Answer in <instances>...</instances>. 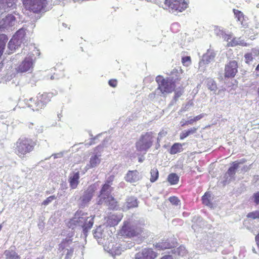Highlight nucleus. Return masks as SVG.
I'll use <instances>...</instances> for the list:
<instances>
[{
    "mask_svg": "<svg viewBox=\"0 0 259 259\" xmlns=\"http://www.w3.org/2000/svg\"><path fill=\"white\" fill-rule=\"evenodd\" d=\"M238 64L235 60L230 61L225 66L224 77L225 78H233L238 73Z\"/></svg>",
    "mask_w": 259,
    "mask_h": 259,
    "instance_id": "obj_8",
    "label": "nucleus"
},
{
    "mask_svg": "<svg viewBox=\"0 0 259 259\" xmlns=\"http://www.w3.org/2000/svg\"><path fill=\"white\" fill-rule=\"evenodd\" d=\"M33 58V56H29L25 57L18 66V71L21 73L32 72L35 61Z\"/></svg>",
    "mask_w": 259,
    "mask_h": 259,
    "instance_id": "obj_9",
    "label": "nucleus"
},
{
    "mask_svg": "<svg viewBox=\"0 0 259 259\" xmlns=\"http://www.w3.org/2000/svg\"><path fill=\"white\" fill-rule=\"evenodd\" d=\"M79 222H82L81 220H83V218H79Z\"/></svg>",
    "mask_w": 259,
    "mask_h": 259,
    "instance_id": "obj_55",
    "label": "nucleus"
},
{
    "mask_svg": "<svg viewBox=\"0 0 259 259\" xmlns=\"http://www.w3.org/2000/svg\"><path fill=\"white\" fill-rule=\"evenodd\" d=\"M147 1H148V2H154V3H156L157 0H146Z\"/></svg>",
    "mask_w": 259,
    "mask_h": 259,
    "instance_id": "obj_54",
    "label": "nucleus"
},
{
    "mask_svg": "<svg viewBox=\"0 0 259 259\" xmlns=\"http://www.w3.org/2000/svg\"><path fill=\"white\" fill-rule=\"evenodd\" d=\"M164 4L173 12H182L188 7L185 0H165Z\"/></svg>",
    "mask_w": 259,
    "mask_h": 259,
    "instance_id": "obj_7",
    "label": "nucleus"
},
{
    "mask_svg": "<svg viewBox=\"0 0 259 259\" xmlns=\"http://www.w3.org/2000/svg\"><path fill=\"white\" fill-rule=\"evenodd\" d=\"M161 259H172V257L171 255H165L162 257Z\"/></svg>",
    "mask_w": 259,
    "mask_h": 259,
    "instance_id": "obj_50",
    "label": "nucleus"
},
{
    "mask_svg": "<svg viewBox=\"0 0 259 259\" xmlns=\"http://www.w3.org/2000/svg\"><path fill=\"white\" fill-rule=\"evenodd\" d=\"M181 123L182 126H184L188 125L190 124L189 120H186V121H185L184 122H181Z\"/></svg>",
    "mask_w": 259,
    "mask_h": 259,
    "instance_id": "obj_48",
    "label": "nucleus"
},
{
    "mask_svg": "<svg viewBox=\"0 0 259 259\" xmlns=\"http://www.w3.org/2000/svg\"><path fill=\"white\" fill-rule=\"evenodd\" d=\"M155 136V133L152 131L143 133L136 142L135 147L137 151L146 153L152 146Z\"/></svg>",
    "mask_w": 259,
    "mask_h": 259,
    "instance_id": "obj_3",
    "label": "nucleus"
},
{
    "mask_svg": "<svg viewBox=\"0 0 259 259\" xmlns=\"http://www.w3.org/2000/svg\"><path fill=\"white\" fill-rule=\"evenodd\" d=\"M114 178L113 176L110 177V180L107 181L106 183L103 185V186L102 187V189L101 190L100 193L101 195L103 196L104 197L105 195L107 196V195L106 194V192L108 191V190L110 188V184L112 183L113 179Z\"/></svg>",
    "mask_w": 259,
    "mask_h": 259,
    "instance_id": "obj_24",
    "label": "nucleus"
},
{
    "mask_svg": "<svg viewBox=\"0 0 259 259\" xmlns=\"http://www.w3.org/2000/svg\"><path fill=\"white\" fill-rule=\"evenodd\" d=\"M232 38V36L231 35H227L225 37V39H227V41L229 40V39H231Z\"/></svg>",
    "mask_w": 259,
    "mask_h": 259,
    "instance_id": "obj_52",
    "label": "nucleus"
},
{
    "mask_svg": "<svg viewBox=\"0 0 259 259\" xmlns=\"http://www.w3.org/2000/svg\"><path fill=\"white\" fill-rule=\"evenodd\" d=\"M182 63L184 65L189 66L191 63V59L190 56H185L182 58Z\"/></svg>",
    "mask_w": 259,
    "mask_h": 259,
    "instance_id": "obj_40",
    "label": "nucleus"
},
{
    "mask_svg": "<svg viewBox=\"0 0 259 259\" xmlns=\"http://www.w3.org/2000/svg\"><path fill=\"white\" fill-rule=\"evenodd\" d=\"M157 253L152 248H145L137 252L135 256V259H155Z\"/></svg>",
    "mask_w": 259,
    "mask_h": 259,
    "instance_id": "obj_10",
    "label": "nucleus"
},
{
    "mask_svg": "<svg viewBox=\"0 0 259 259\" xmlns=\"http://www.w3.org/2000/svg\"><path fill=\"white\" fill-rule=\"evenodd\" d=\"M72 240L70 238H66L62 241L61 243L59 245V248L61 250H63L65 248V245L67 244H70L72 242Z\"/></svg>",
    "mask_w": 259,
    "mask_h": 259,
    "instance_id": "obj_38",
    "label": "nucleus"
},
{
    "mask_svg": "<svg viewBox=\"0 0 259 259\" xmlns=\"http://www.w3.org/2000/svg\"><path fill=\"white\" fill-rule=\"evenodd\" d=\"M202 202L203 204L210 207H212L211 195L209 192H206L202 197Z\"/></svg>",
    "mask_w": 259,
    "mask_h": 259,
    "instance_id": "obj_20",
    "label": "nucleus"
},
{
    "mask_svg": "<svg viewBox=\"0 0 259 259\" xmlns=\"http://www.w3.org/2000/svg\"><path fill=\"white\" fill-rule=\"evenodd\" d=\"M203 116H204V115L203 114H200L197 116H196L194 118L195 121H198L200 119H201L202 117H203Z\"/></svg>",
    "mask_w": 259,
    "mask_h": 259,
    "instance_id": "obj_47",
    "label": "nucleus"
},
{
    "mask_svg": "<svg viewBox=\"0 0 259 259\" xmlns=\"http://www.w3.org/2000/svg\"><path fill=\"white\" fill-rule=\"evenodd\" d=\"M245 62L246 64H250L253 60V55L250 53H247L244 55Z\"/></svg>",
    "mask_w": 259,
    "mask_h": 259,
    "instance_id": "obj_39",
    "label": "nucleus"
},
{
    "mask_svg": "<svg viewBox=\"0 0 259 259\" xmlns=\"http://www.w3.org/2000/svg\"><path fill=\"white\" fill-rule=\"evenodd\" d=\"M13 2L14 0H0L1 4H6L9 7L12 6Z\"/></svg>",
    "mask_w": 259,
    "mask_h": 259,
    "instance_id": "obj_44",
    "label": "nucleus"
},
{
    "mask_svg": "<svg viewBox=\"0 0 259 259\" xmlns=\"http://www.w3.org/2000/svg\"><path fill=\"white\" fill-rule=\"evenodd\" d=\"M167 181L171 185H176L179 181V176L175 173L170 174L167 177Z\"/></svg>",
    "mask_w": 259,
    "mask_h": 259,
    "instance_id": "obj_26",
    "label": "nucleus"
},
{
    "mask_svg": "<svg viewBox=\"0 0 259 259\" xmlns=\"http://www.w3.org/2000/svg\"><path fill=\"white\" fill-rule=\"evenodd\" d=\"M5 48H3V47H0V58H1L3 53H4V51L5 50Z\"/></svg>",
    "mask_w": 259,
    "mask_h": 259,
    "instance_id": "obj_49",
    "label": "nucleus"
},
{
    "mask_svg": "<svg viewBox=\"0 0 259 259\" xmlns=\"http://www.w3.org/2000/svg\"><path fill=\"white\" fill-rule=\"evenodd\" d=\"M189 120L190 124H192L194 122H196L194 119V118L190 119V120Z\"/></svg>",
    "mask_w": 259,
    "mask_h": 259,
    "instance_id": "obj_51",
    "label": "nucleus"
},
{
    "mask_svg": "<svg viewBox=\"0 0 259 259\" xmlns=\"http://www.w3.org/2000/svg\"><path fill=\"white\" fill-rule=\"evenodd\" d=\"M79 172L77 171L71 174L69 177L68 181L70 187L72 189H75L77 187L79 181Z\"/></svg>",
    "mask_w": 259,
    "mask_h": 259,
    "instance_id": "obj_17",
    "label": "nucleus"
},
{
    "mask_svg": "<svg viewBox=\"0 0 259 259\" xmlns=\"http://www.w3.org/2000/svg\"><path fill=\"white\" fill-rule=\"evenodd\" d=\"M101 162V160L99 156L97 155L92 156L90 160L89 164L88 166L89 168H92L96 167Z\"/></svg>",
    "mask_w": 259,
    "mask_h": 259,
    "instance_id": "obj_21",
    "label": "nucleus"
},
{
    "mask_svg": "<svg viewBox=\"0 0 259 259\" xmlns=\"http://www.w3.org/2000/svg\"><path fill=\"white\" fill-rule=\"evenodd\" d=\"M122 215L121 214H110L107 217L105 218L106 223L107 226L110 227H113L117 225L122 218Z\"/></svg>",
    "mask_w": 259,
    "mask_h": 259,
    "instance_id": "obj_13",
    "label": "nucleus"
},
{
    "mask_svg": "<svg viewBox=\"0 0 259 259\" xmlns=\"http://www.w3.org/2000/svg\"><path fill=\"white\" fill-rule=\"evenodd\" d=\"M138 205V201L136 198L131 197L127 199L126 206L128 208L137 207Z\"/></svg>",
    "mask_w": 259,
    "mask_h": 259,
    "instance_id": "obj_29",
    "label": "nucleus"
},
{
    "mask_svg": "<svg viewBox=\"0 0 259 259\" xmlns=\"http://www.w3.org/2000/svg\"><path fill=\"white\" fill-rule=\"evenodd\" d=\"M108 83L111 87L115 88L117 85V80L115 79H111L109 80Z\"/></svg>",
    "mask_w": 259,
    "mask_h": 259,
    "instance_id": "obj_45",
    "label": "nucleus"
},
{
    "mask_svg": "<svg viewBox=\"0 0 259 259\" xmlns=\"http://www.w3.org/2000/svg\"><path fill=\"white\" fill-rule=\"evenodd\" d=\"M151 177L150 181L151 182L153 183L155 182L158 178L159 172L157 168L154 167L151 169L150 171Z\"/></svg>",
    "mask_w": 259,
    "mask_h": 259,
    "instance_id": "obj_30",
    "label": "nucleus"
},
{
    "mask_svg": "<svg viewBox=\"0 0 259 259\" xmlns=\"http://www.w3.org/2000/svg\"><path fill=\"white\" fill-rule=\"evenodd\" d=\"M207 86L208 89L212 91H215L218 89L217 83L211 79L207 81Z\"/></svg>",
    "mask_w": 259,
    "mask_h": 259,
    "instance_id": "obj_34",
    "label": "nucleus"
},
{
    "mask_svg": "<svg viewBox=\"0 0 259 259\" xmlns=\"http://www.w3.org/2000/svg\"><path fill=\"white\" fill-rule=\"evenodd\" d=\"M8 40V37L6 34H0V47L5 48L6 44Z\"/></svg>",
    "mask_w": 259,
    "mask_h": 259,
    "instance_id": "obj_37",
    "label": "nucleus"
},
{
    "mask_svg": "<svg viewBox=\"0 0 259 259\" xmlns=\"http://www.w3.org/2000/svg\"><path fill=\"white\" fill-rule=\"evenodd\" d=\"M121 236L126 238H145L148 236V232L145 229L144 225L126 221L119 230Z\"/></svg>",
    "mask_w": 259,
    "mask_h": 259,
    "instance_id": "obj_1",
    "label": "nucleus"
},
{
    "mask_svg": "<svg viewBox=\"0 0 259 259\" xmlns=\"http://www.w3.org/2000/svg\"><path fill=\"white\" fill-rule=\"evenodd\" d=\"M24 7L35 13H38L48 5L47 0H22Z\"/></svg>",
    "mask_w": 259,
    "mask_h": 259,
    "instance_id": "obj_6",
    "label": "nucleus"
},
{
    "mask_svg": "<svg viewBox=\"0 0 259 259\" xmlns=\"http://www.w3.org/2000/svg\"><path fill=\"white\" fill-rule=\"evenodd\" d=\"M253 201L255 204H259V192L254 193L253 195Z\"/></svg>",
    "mask_w": 259,
    "mask_h": 259,
    "instance_id": "obj_43",
    "label": "nucleus"
},
{
    "mask_svg": "<svg viewBox=\"0 0 259 259\" xmlns=\"http://www.w3.org/2000/svg\"><path fill=\"white\" fill-rule=\"evenodd\" d=\"M183 73V71L182 69H176L174 68L172 70L170 73V77H168L170 79L171 81L174 82L175 85L176 86V84L178 83L179 81L182 79V75Z\"/></svg>",
    "mask_w": 259,
    "mask_h": 259,
    "instance_id": "obj_14",
    "label": "nucleus"
},
{
    "mask_svg": "<svg viewBox=\"0 0 259 259\" xmlns=\"http://www.w3.org/2000/svg\"><path fill=\"white\" fill-rule=\"evenodd\" d=\"M197 128L193 127L186 131L183 132L180 134V139L181 140H183L188 137L190 135L195 133L197 132Z\"/></svg>",
    "mask_w": 259,
    "mask_h": 259,
    "instance_id": "obj_28",
    "label": "nucleus"
},
{
    "mask_svg": "<svg viewBox=\"0 0 259 259\" xmlns=\"http://www.w3.org/2000/svg\"><path fill=\"white\" fill-rule=\"evenodd\" d=\"M93 223H94V221H93V219H91L88 223H85L84 224H83V225H82V227L85 229H90L93 225Z\"/></svg>",
    "mask_w": 259,
    "mask_h": 259,
    "instance_id": "obj_42",
    "label": "nucleus"
},
{
    "mask_svg": "<svg viewBox=\"0 0 259 259\" xmlns=\"http://www.w3.org/2000/svg\"><path fill=\"white\" fill-rule=\"evenodd\" d=\"M183 150L182 144L179 143H176L171 147L169 151L170 154H175Z\"/></svg>",
    "mask_w": 259,
    "mask_h": 259,
    "instance_id": "obj_25",
    "label": "nucleus"
},
{
    "mask_svg": "<svg viewBox=\"0 0 259 259\" xmlns=\"http://www.w3.org/2000/svg\"><path fill=\"white\" fill-rule=\"evenodd\" d=\"M35 145L36 143L31 139L20 138L14 144V152L20 158H24L26 154L33 150Z\"/></svg>",
    "mask_w": 259,
    "mask_h": 259,
    "instance_id": "obj_2",
    "label": "nucleus"
},
{
    "mask_svg": "<svg viewBox=\"0 0 259 259\" xmlns=\"http://www.w3.org/2000/svg\"><path fill=\"white\" fill-rule=\"evenodd\" d=\"M26 33L25 31L23 29H19L14 35L12 38L10 40L8 45L10 47L11 45H14L15 44L19 45L23 40Z\"/></svg>",
    "mask_w": 259,
    "mask_h": 259,
    "instance_id": "obj_12",
    "label": "nucleus"
},
{
    "mask_svg": "<svg viewBox=\"0 0 259 259\" xmlns=\"http://www.w3.org/2000/svg\"><path fill=\"white\" fill-rule=\"evenodd\" d=\"M103 199L106 205L110 209H117L118 207V202L115 199L109 194L107 195V197H103Z\"/></svg>",
    "mask_w": 259,
    "mask_h": 259,
    "instance_id": "obj_16",
    "label": "nucleus"
},
{
    "mask_svg": "<svg viewBox=\"0 0 259 259\" xmlns=\"http://www.w3.org/2000/svg\"><path fill=\"white\" fill-rule=\"evenodd\" d=\"M228 46L234 47L236 46H241L243 47H246L248 45L245 42L244 40L241 39L239 38H233L228 44Z\"/></svg>",
    "mask_w": 259,
    "mask_h": 259,
    "instance_id": "obj_19",
    "label": "nucleus"
},
{
    "mask_svg": "<svg viewBox=\"0 0 259 259\" xmlns=\"http://www.w3.org/2000/svg\"><path fill=\"white\" fill-rule=\"evenodd\" d=\"M155 80L158 84L157 90H159L162 94L171 93L176 88L174 82L171 81L169 78H164L159 75L156 76Z\"/></svg>",
    "mask_w": 259,
    "mask_h": 259,
    "instance_id": "obj_5",
    "label": "nucleus"
},
{
    "mask_svg": "<svg viewBox=\"0 0 259 259\" xmlns=\"http://www.w3.org/2000/svg\"><path fill=\"white\" fill-rule=\"evenodd\" d=\"M15 21V17L12 14H8L0 20V31H3L5 29H8L14 26Z\"/></svg>",
    "mask_w": 259,
    "mask_h": 259,
    "instance_id": "obj_11",
    "label": "nucleus"
},
{
    "mask_svg": "<svg viewBox=\"0 0 259 259\" xmlns=\"http://www.w3.org/2000/svg\"><path fill=\"white\" fill-rule=\"evenodd\" d=\"M94 191V188L92 186L88 187L82 196V202L83 203L89 202L92 198Z\"/></svg>",
    "mask_w": 259,
    "mask_h": 259,
    "instance_id": "obj_18",
    "label": "nucleus"
},
{
    "mask_svg": "<svg viewBox=\"0 0 259 259\" xmlns=\"http://www.w3.org/2000/svg\"><path fill=\"white\" fill-rule=\"evenodd\" d=\"M53 94L51 93H44L39 94L35 99L33 100L30 106L34 111H39L44 108L46 105L51 101Z\"/></svg>",
    "mask_w": 259,
    "mask_h": 259,
    "instance_id": "obj_4",
    "label": "nucleus"
},
{
    "mask_svg": "<svg viewBox=\"0 0 259 259\" xmlns=\"http://www.w3.org/2000/svg\"><path fill=\"white\" fill-rule=\"evenodd\" d=\"M56 199V197L55 195L50 196L42 202V205L46 206L51 203L53 200Z\"/></svg>",
    "mask_w": 259,
    "mask_h": 259,
    "instance_id": "obj_41",
    "label": "nucleus"
},
{
    "mask_svg": "<svg viewBox=\"0 0 259 259\" xmlns=\"http://www.w3.org/2000/svg\"><path fill=\"white\" fill-rule=\"evenodd\" d=\"M73 252V249L72 248L70 249V250L68 249L67 253L65 257V259H68L69 258L70 256H71Z\"/></svg>",
    "mask_w": 259,
    "mask_h": 259,
    "instance_id": "obj_46",
    "label": "nucleus"
},
{
    "mask_svg": "<svg viewBox=\"0 0 259 259\" xmlns=\"http://www.w3.org/2000/svg\"><path fill=\"white\" fill-rule=\"evenodd\" d=\"M114 244L115 245H117V243L115 242H110L108 243V246H107V249H108V251L112 254H118L119 252V249L117 246H114Z\"/></svg>",
    "mask_w": 259,
    "mask_h": 259,
    "instance_id": "obj_27",
    "label": "nucleus"
},
{
    "mask_svg": "<svg viewBox=\"0 0 259 259\" xmlns=\"http://www.w3.org/2000/svg\"><path fill=\"white\" fill-rule=\"evenodd\" d=\"M255 70L257 72H259V64L257 65L256 68H255Z\"/></svg>",
    "mask_w": 259,
    "mask_h": 259,
    "instance_id": "obj_53",
    "label": "nucleus"
},
{
    "mask_svg": "<svg viewBox=\"0 0 259 259\" xmlns=\"http://www.w3.org/2000/svg\"><path fill=\"white\" fill-rule=\"evenodd\" d=\"M247 218L252 220L259 219V210H255L249 212L247 214Z\"/></svg>",
    "mask_w": 259,
    "mask_h": 259,
    "instance_id": "obj_36",
    "label": "nucleus"
},
{
    "mask_svg": "<svg viewBox=\"0 0 259 259\" xmlns=\"http://www.w3.org/2000/svg\"><path fill=\"white\" fill-rule=\"evenodd\" d=\"M233 12L235 15V17L237 19V20L240 21L242 25L243 24V21L244 20V15L242 12L239 10L234 9Z\"/></svg>",
    "mask_w": 259,
    "mask_h": 259,
    "instance_id": "obj_32",
    "label": "nucleus"
},
{
    "mask_svg": "<svg viewBox=\"0 0 259 259\" xmlns=\"http://www.w3.org/2000/svg\"><path fill=\"white\" fill-rule=\"evenodd\" d=\"M155 246L156 248L159 250H164L165 249H168L170 248V244L166 241H162L161 242L157 243Z\"/></svg>",
    "mask_w": 259,
    "mask_h": 259,
    "instance_id": "obj_31",
    "label": "nucleus"
},
{
    "mask_svg": "<svg viewBox=\"0 0 259 259\" xmlns=\"http://www.w3.org/2000/svg\"><path fill=\"white\" fill-rule=\"evenodd\" d=\"M243 162H239L237 161H234L232 163V166L230 167L227 170V174L229 176H234L236 170L239 167V164L242 163Z\"/></svg>",
    "mask_w": 259,
    "mask_h": 259,
    "instance_id": "obj_22",
    "label": "nucleus"
},
{
    "mask_svg": "<svg viewBox=\"0 0 259 259\" xmlns=\"http://www.w3.org/2000/svg\"><path fill=\"white\" fill-rule=\"evenodd\" d=\"M4 254L7 259H20V256L13 250H6Z\"/></svg>",
    "mask_w": 259,
    "mask_h": 259,
    "instance_id": "obj_23",
    "label": "nucleus"
},
{
    "mask_svg": "<svg viewBox=\"0 0 259 259\" xmlns=\"http://www.w3.org/2000/svg\"><path fill=\"white\" fill-rule=\"evenodd\" d=\"M124 179L127 182H136L140 180L139 172L137 170H129L126 174Z\"/></svg>",
    "mask_w": 259,
    "mask_h": 259,
    "instance_id": "obj_15",
    "label": "nucleus"
},
{
    "mask_svg": "<svg viewBox=\"0 0 259 259\" xmlns=\"http://www.w3.org/2000/svg\"><path fill=\"white\" fill-rule=\"evenodd\" d=\"M168 200L173 205L178 206L181 204V201L177 196H170L168 198Z\"/></svg>",
    "mask_w": 259,
    "mask_h": 259,
    "instance_id": "obj_35",
    "label": "nucleus"
},
{
    "mask_svg": "<svg viewBox=\"0 0 259 259\" xmlns=\"http://www.w3.org/2000/svg\"><path fill=\"white\" fill-rule=\"evenodd\" d=\"M184 90V87L182 85L180 86L177 89H175V95L174 99L177 100L179 97H180L183 94Z\"/></svg>",
    "mask_w": 259,
    "mask_h": 259,
    "instance_id": "obj_33",
    "label": "nucleus"
}]
</instances>
